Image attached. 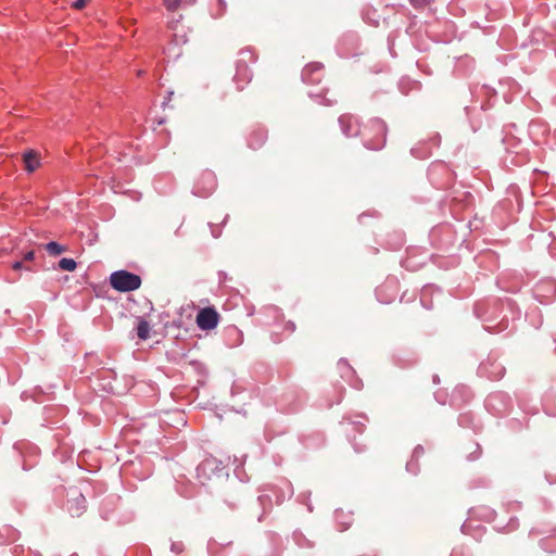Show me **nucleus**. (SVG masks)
Masks as SVG:
<instances>
[{
  "mask_svg": "<svg viewBox=\"0 0 556 556\" xmlns=\"http://www.w3.org/2000/svg\"><path fill=\"white\" fill-rule=\"evenodd\" d=\"M257 501L260 502V505L263 507L264 513L269 511L273 508V506L276 505L271 496L267 494V492L264 489L261 490V494L258 495Z\"/></svg>",
  "mask_w": 556,
  "mask_h": 556,
  "instance_id": "obj_19",
  "label": "nucleus"
},
{
  "mask_svg": "<svg viewBox=\"0 0 556 556\" xmlns=\"http://www.w3.org/2000/svg\"><path fill=\"white\" fill-rule=\"evenodd\" d=\"M225 466L217 458L210 456L204 458L197 466V478L201 484H205L214 477H222L225 473Z\"/></svg>",
  "mask_w": 556,
  "mask_h": 556,
  "instance_id": "obj_3",
  "label": "nucleus"
},
{
  "mask_svg": "<svg viewBox=\"0 0 556 556\" xmlns=\"http://www.w3.org/2000/svg\"><path fill=\"white\" fill-rule=\"evenodd\" d=\"M141 277L126 269L113 271L110 276L111 287L118 292H131L141 287Z\"/></svg>",
  "mask_w": 556,
  "mask_h": 556,
  "instance_id": "obj_2",
  "label": "nucleus"
},
{
  "mask_svg": "<svg viewBox=\"0 0 556 556\" xmlns=\"http://www.w3.org/2000/svg\"><path fill=\"white\" fill-rule=\"evenodd\" d=\"M339 363H345V359L340 358Z\"/></svg>",
  "mask_w": 556,
  "mask_h": 556,
  "instance_id": "obj_35",
  "label": "nucleus"
},
{
  "mask_svg": "<svg viewBox=\"0 0 556 556\" xmlns=\"http://www.w3.org/2000/svg\"><path fill=\"white\" fill-rule=\"evenodd\" d=\"M222 338L228 348H235L242 343L243 333L237 326L229 325L223 329Z\"/></svg>",
  "mask_w": 556,
  "mask_h": 556,
  "instance_id": "obj_11",
  "label": "nucleus"
},
{
  "mask_svg": "<svg viewBox=\"0 0 556 556\" xmlns=\"http://www.w3.org/2000/svg\"><path fill=\"white\" fill-rule=\"evenodd\" d=\"M227 219H228V215L225 216L223 223H226Z\"/></svg>",
  "mask_w": 556,
  "mask_h": 556,
  "instance_id": "obj_34",
  "label": "nucleus"
},
{
  "mask_svg": "<svg viewBox=\"0 0 556 556\" xmlns=\"http://www.w3.org/2000/svg\"><path fill=\"white\" fill-rule=\"evenodd\" d=\"M91 0H75L72 3V8L75 10H83Z\"/></svg>",
  "mask_w": 556,
  "mask_h": 556,
  "instance_id": "obj_26",
  "label": "nucleus"
},
{
  "mask_svg": "<svg viewBox=\"0 0 556 556\" xmlns=\"http://www.w3.org/2000/svg\"><path fill=\"white\" fill-rule=\"evenodd\" d=\"M256 61L257 54L253 48L247 47L239 51L233 75V81L238 90H242L252 80L253 74L250 64H254Z\"/></svg>",
  "mask_w": 556,
  "mask_h": 556,
  "instance_id": "obj_1",
  "label": "nucleus"
},
{
  "mask_svg": "<svg viewBox=\"0 0 556 556\" xmlns=\"http://www.w3.org/2000/svg\"><path fill=\"white\" fill-rule=\"evenodd\" d=\"M20 538V532L10 525L0 527V546L11 544Z\"/></svg>",
  "mask_w": 556,
  "mask_h": 556,
  "instance_id": "obj_14",
  "label": "nucleus"
},
{
  "mask_svg": "<svg viewBox=\"0 0 556 556\" xmlns=\"http://www.w3.org/2000/svg\"><path fill=\"white\" fill-rule=\"evenodd\" d=\"M11 553L13 556H42L39 552L33 551L24 545H14Z\"/></svg>",
  "mask_w": 556,
  "mask_h": 556,
  "instance_id": "obj_20",
  "label": "nucleus"
},
{
  "mask_svg": "<svg viewBox=\"0 0 556 556\" xmlns=\"http://www.w3.org/2000/svg\"><path fill=\"white\" fill-rule=\"evenodd\" d=\"M334 521L337 523L338 531L343 532L348 530V515L342 508L334 510Z\"/></svg>",
  "mask_w": 556,
  "mask_h": 556,
  "instance_id": "obj_17",
  "label": "nucleus"
},
{
  "mask_svg": "<svg viewBox=\"0 0 556 556\" xmlns=\"http://www.w3.org/2000/svg\"><path fill=\"white\" fill-rule=\"evenodd\" d=\"M339 124L341 126V129H342L343 134H348V122H346V116L345 115H341L339 117Z\"/></svg>",
  "mask_w": 556,
  "mask_h": 556,
  "instance_id": "obj_27",
  "label": "nucleus"
},
{
  "mask_svg": "<svg viewBox=\"0 0 556 556\" xmlns=\"http://www.w3.org/2000/svg\"><path fill=\"white\" fill-rule=\"evenodd\" d=\"M136 331L140 340H147L150 337V325L143 317L138 318Z\"/></svg>",
  "mask_w": 556,
  "mask_h": 556,
  "instance_id": "obj_16",
  "label": "nucleus"
},
{
  "mask_svg": "<svg viewBox=\"0 0 556 556\" xmlns=\"http://www.w3.org/2000/svg\"><path fill=\"white\" fill-rule=\"evenodd\" d=\"M268 139V131L264 126H253L245 136L247 144L252 150L261 149Z\"/></svg>",
  "mask_w": 556,
  "mask_h": 556,
  "instance_id": "obj_10",
  "label": "nucleus"
},
{
  "mask_svg": "<svg viewBox=\"0 0 556 556\" xmlns=\"http://www.w3.org/2000/svg\"><path fill=\"white\" fill-rule=\"evenodd\" d=\"M324 64L320 62H311L306 64L301 73V77L306 85H318L324 78Z\"/></svg>",
  "mask_w": 556,
  "mask_h": 556,
  "instance_id": "obj_8",
  "label": "nucleus"
},
{
  "mask_svg": "<svg viewBox=\"0 0 556 556\" xmlns=\"http://www.w3.org/2000/svg\"><path fill=\"white\" fill-rule=\"evenodd\" d=\"M22 268H25L27 270H31L30 267L24 266L23 261H15V262L12 263V269L20 270Z\"/></svg>",
  "mask_w": 556,
  "mask_h": 556,
  "instance_id": "obj_28",
  "label": "nucleus"
},
{
  "mask_svg": "<svg viewBox=\"0 0 556 556\" xmlns=\"http://www.w3.org/2000/svg\"><path fill=\"white\" fill-rule=\"evenodd\" d=\"M34 258H35V251H33V250H31V251L26 252V253L23 255V260H22V261H23V262H24V261H25V262H30V261H33Z\"/></svg>",
  "mask_w": 556,
  "mask_h": 556,
  "instance_id": "obj_32",
  "label": "nucleus"
},
{
  "mask_svg": "<svg viewBox=\"0 0 556 556\" xmlns=\"http://www.w3.org/2000/svg\"><path fill=\"white\" fill-rule=\"evenodd\" d=\"M175 49H177V51H173V52H174V55H175V56H179V55H180V53H181V51H180V49H179V47H178V42H177V40H176V39H175V42H174V43H173V42H170L166 48H164V53H167V52H168V53H170V52H172V50H175Z\"/></svg>",
  "mask_w": 556,
  "mask_h": 556,
  "instance_id": "obj_25",
  "label": "nucleus"
},
{
  "mask_svg": "<svg viewBox=\"0 0 556 556\" xmlns=\"http://www.w3.org/2000/svg\"><path fill=\"white\" fill-rule=\"evenodd\" d=\"M215 1L217 4V8H218L217 13L219 15H222L226 11V2H225V0H215Z\"/></svg>",
  "mask_w": 556,
  "mask_h": 556,
  "instance_id": "obj_30",
  "label": "nucleus"
},
{
  "mask_svg": "<svg viewBox=\"0 0 556 556\" xmlns=\"http://www.w3.org/2000/svg\"><path fill=\"white\" fill-rule=\"evenodd\" d=\"M217 188V178L213 170L204 169L195 178L192 192L197 197L207 198Z\"/></svg>",
  "mask_w": 556,
  "mask_h": 556,
  "instance_id": "obj_4",
  "label": "nucleus"
},
{
  "mask_svg": "<svg viewBox=\"0 0 556 556\" xmlns=\"http://www.w3.org/2000/svg\"><path fill=\"white\" fill-rule=\"evenodd\" d=\"M182 0H163V4L169 12H175L179 9ZM186 4H192L195 0H184Z\"/></svg>",
  "mask_w": 556,
  "mask_h": 556,
  "instance_id": "obj_22",
  "label": "nucleus"
},
{
  "mask_svg": "<svg viewBox=\"0 0 556 556\" xmlns=\"http://www.w3.org/2000/svg\"><path fill=\"white\" fill-rule=\"evenodd\" d=\"M263 489L269 494L276 505L282 504L286 498H290L293 494L291 482L285 478L279 479L276 483H268Z\"/></svg>",
  "mask_w": 556,
  "mask_h": 556,
  "instance_id": "obj_6",
  "label": "nucleus"
},
{
  "mask_svg": "<svg viewBox=\"0 0 556 556\" xmlns=\"http://www.w3.org/2000/svg\"><path fill=\"white\" fill-rule=\"evenodd\" d=\"M23 161L25 164V169L29 173L36 170L40 165L39 157L33 150H28L23 154Z\"/></svg>",
  "mask_w": 556,
  "mask_h": 556,
  "instance_id": "obj_15",
  "label": "nucleus"
},
{
  "mask_svg": "<svg viewBox=\"0 0 556 556\" xmlns=\"http://www.w3.org/2000/svg\"><path fill=\"white\" fill-rule=\"evenodd\" d=\"M173 96H174V91L166 92V96L164 97V100L162 102L163 108H166L169 105V102H170Z\"/></svg>",
  "mask_w": 556,
  "mask_h": 556,
  "instance_id": "obj_31",
  "label": "nucleus"
},
{
  "mask_svg": "<svg viewBox=\"0 0 556 556\" xmlns=\"http://www.w3.org/2000/svg\"><path fill=\"white\" fill-rule=\"evenodd\" d=\"M175 489L177 493L185 498H192L198 492L197 485L190 480H187L184 476L176 479Z\"/></svg>",
  "mask_w": 556,
  "mask_h": 556,
  "instance_id": "obj_12",
  "label": "nucleus"
},
{
  "mask_svg": "<svg viewBox=\"0 0 556 556\" xmlns=\"http://www.w3.org/2000/svg\"><path fill=\"white\" fill-rule=\"evenodd\" d=\"M43 249L51 256H56V255H60L67 251L66 245L60 244L59 242H55V241H50V242L43 244Z\"/></svg>",
  "mask_w": 556,
  "mask_h": 556,
  "instance_id": "obj_18",
  "label": "nucleus"
},
{
  "mask_svg": "<svg viewBox=\"0 0 556 556\" xmlns=\"http://www.w3.org/2000/svg\"><path fill=\"white\" fill-rule=\"evenodd\" d=\"M220 319L219 313L214 306L201 308L195 317L197 326L204 331L213 330L217 327Z\"/></svg>",
  "mask_w": 556,
  "mask_h": 556,
  "instance_id": "obj_7",
  "label": "nucleus"
},
{
  "mask_svg": "<svg viewBox=\"0 0 556 556\" xmlns=\"http://www.w3.org/2000/svg\"><path fill=\"white\" fill-rule=\"evenodd\" d=\"M212 232H213V236L216 238L220 235V231H215L214 229L212 230Z\"/></svg>",
  "mask_w": 556,
  "mask_h": 556,
  "instance_id": "obj_33",
  "label": "nucleus"
},
{
  "mask_svg": "<svg viewBox=\"0 0 556 556\" xmlns=\"http://www.w3.org/2000/svg\"><path fill=\"white\" fill-rule=\"evenodd\" d=\"M233 547V541L224 535L211 538L207 542V551L211 556H227Z\"/></svg>",
  "mask_w": 556,
  "mask_h": 556,
  "instance_id": "obj_9",
  "label": "nucleus"
},
{
  "mask_svg": "<svg viewBox=\"0 0 556 556\" xmlns=\"http://www.w3.org/2000/svg\"><path fill=\"white\" fill-rule=\"evenodd\" d=\"M65 508L72 517H80L86 511V497L77 486H70L66 490Z\"/></svg>",
  "mask_w": 556,
  "mask_h": 556,
  "instance_id": "obj_5",
  "label": "nucleus"
},
{
  "mask_svg": "<svg viewBox=\"0 0 556 556\" xmlns=\"http://www.w3.org/2000/svg\"><path fill=\"white\" fill-rule=\"evenodd\" d=\"M293 540L295 543L303 548H313L314 542L305 538V535L301 532H294L293 533Z\"/></svg>",
  "mask_w": 556,
  "mask_h": 556,
  "instance_id": "obj_21",
  "label": "nucleus"
},
{
  "mask_svg": "<svg viewBox=\"0 0 556 556\" xmlns=\"http://www.w3.org/2000/svg\"><path fill=\"white\" fill-rule=\"evenodd\" d=\"M117 506H118L117 497H115L113 495L105 496L101 501L100 508H99L101 517L105 520L110 519L111 517H113L114 513L117 510Z\"/></svg>",
  "mask_w": 556,
  "mask_h": 556,
  "instance_id": "obj_13",
  "label": "nucleus"
},
{
  "mask_svg": "<svg viewBox=\"0 0 556 556\" xmlns=\"http://www.w3.org/2000/svg\"><path fill=\"white\" fill-rule=\"evenodd\" d=\"M77 267V263L73 258H61L59 261V268L66 271H74Z\"/></svg>",
  "mask_w": 556,
  "mask_h": 556,
  "instance_id": "obj_23",
  "label": "nucleus"
},
{
  "mask_svg": "<svg viewBox=\"0 0 556 556\" xmlns=\"http://www.w3.org/2000/svg\"><path fill=\"white\" fill-rule=\"evenodd\" d=\"M170 551L176 555H179L185 552V544L181 541H175L170 544Z\"/></svg>",
  "mask_w": 556,
  "mask_h": 556,
  "instance_id": "obj_24",
  "label": "nucleus"
},
{
  "mask_svg": "<svg viewBox=\"0 0 556 556\" xmlns=\"http://www.w3.org/2000/svg\"><path fill=\"white\" fill-rule=\"evenodd\" d=\"M316 97L321 98L323 99L321 103L325 104V105H333L334 103H337L336 100H331V99L326 98V94H324V93L316 94Z\"/></svg>",
  "mask_w": 556,
  "mask_h": 556,
  "instance_id": "obj_29",
  "label": "nucleus"
}]
</instances>
